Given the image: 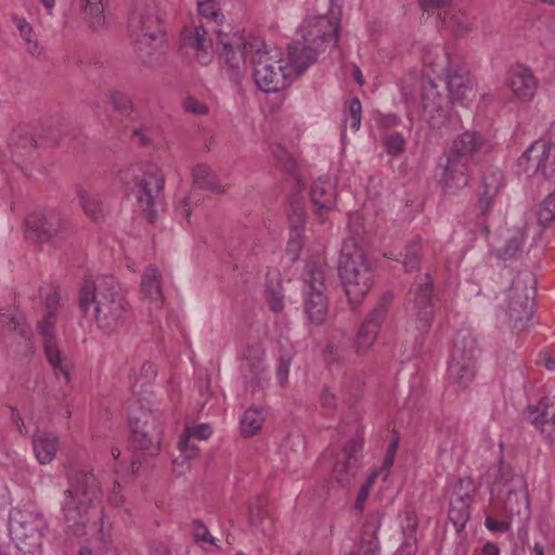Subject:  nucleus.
<instances>
[{
  "mask_svg": "<svg viewBox=\"0 0 555 555\" xmlns=\"http://www.w3.org/2000/svg\"><path fill=\"white\" fill-rule=\"evenodd\" d=\"M493 151L488 135L477 130H465L456 135L439 162L442 169L439 183L446 192L453 193L468 185L472 166L478 165Z\"/></svg>",
  "mask_w": 555,
  "mask_h": 555,
  "instance_id": "nucleus-1",
  "label": "nucleus"
},
{
  "mask_svg": "<svg viewBox=\"0 0 555 555\" xmlns=\"http://www.w3.org/2000/svg\"><path fill=\"white\" fill-rule=\"evenodd\" d=\"M78 301L82 312L94 306L96 326L107 334L124 323L129 307L119 283L112 275L86 281L79 289Z\"/></svg>",
  "mask_w": 555,
  "mask_h": 555,
  "instance_id": "nucleus-2",
  "label": "nucleus"
},
{
  "mask_svg": "<svg viewBox=\"0 0 555 555\" xmlns=\"http://www.w3.org/2000/svg\"><path fill=\"white\" fill-rule=\"evenodd\" d=\"M119 180L134 196L138 207L150 222H154L159 212L166 208L164 186L165 177L160 169L147 167H129L120 170Z\"/></svg>",
  "mask_w": 555,
  "mask_h": 555,
  "instance_id": "nucleus-3",
  "label": "nucleus"
},
{
  "mask_svg": "<svg viewBox=\"0 0 555 555\" xmlns=\"http://www.w3.org/2000/svg\"><path fill=\"white\" fill-rule=\"evenodd\" d=\"M338 273L348 301L356 309L372 287L373 273L366 256L356 247L353 241L343 244Z\"/></svg>",
  "mask_w": 555,
  "mask_h": 555,
  "instance_id": "nucleus-4",
  "label": "nucleus"
},
{
  "mask_svg": "<svg viewBox=\"0 0 555 555\" xmlns=\"http://www.w3.org/2000/svg\"><path fill=\"white\" fill-rule=\"evenodd\" d=\"M100 494V483L92 473L79 470L70 474L62 502L64 519L68 526H85L87 515Z\"/></svg>",
  "mask_w": 555,
  "mask_h": 555,
  "instance_id": "nucleus-5",
  "label": "nucleus"
},
{
  "mask_svg": "<svg viewBox=\"0 0 555 555\" xmlns=\"http://www.w3.org/2000/svg\"><path fill=\"white\" fill-rule=\"evenodd\" d=\"M437 301L431 275L423 273L416 276L406 293L404 309L409 324L421 337L431 328Z\"/></svg>",
  "mask_w": 555,
  "mask_h": 555,
  "instance_id": "nucleus-6",
  "label": "nucleus"
},
{
  "mask_svg": "<svg viewBox=\"0 0 555 555\" xmlns=\"http://www.w3.org/2000/svg\"><path fill=\"white\" fill-rule=\"evenodd\" d=\"M24 225L26 240L36 245L59 247L73 233L67 216L56 208H41L30 212Z\"/></svg>",
  "mask_w": 555,
  "mask_h": 555,
  "instance_id": "nucleus-7",
  "label": "nucleus"
},
{
  "mask_svg": "<svg viewBox=\"0 0 555 555\" xmlns=\"http://www.w3.org/2000/svg\"><path fill=\"white\" fill-rule=\"evenodd\" d=\"M247 48L255 51L251 59L253 77L260 90L266 93L278 92L288 87L293 80L288 67L283 65L279 55H271L263 40H256Z\"/></svg>",
  "mask_w": 555,
  "mask_h": 555,
  "instance_id": "nucleus-8",
  "label": "nucleus"
},
{
  "mask_svg": "<svg viewBox=\"0 0 555 555\" xmlns=\"http://www.w3.org/2000/svg\"><path fill=\"white\" fill-rule=\"evenodd\" d=\"M537 293V280L533 273H519L508 292L507 317L514 331L527 327L533 315V299Z\"/></svg>",
  "mask_w": 555,
  "mask_h": 555,
  "instance_id": "nucleus-9",
  "label": "nucleus"
},
{
  "mask_svg": "<svg viewBox=\"0 0 555 555\" xmlns=\"http://www.w3.org/2000/svg\"><path fill=\"white\" fill-rule=\"evenodd\" d=\"M525 488L522 476L514 475L508 465L501 463L490 492L492 496H498L503 501L507 513L520 514L521 507L528 508L529 506Z\"/></svg>",
  "mask_w": 555,
  "mask_h": 555,
  "instance_id": "nucleus-10",
  "label": "nucleus"
},
{
  "mask_svg": "<svg viewBox=\"0 0 555 555\" xmlns=\"http://www.w3.org/2000/svg\"><path fill=\"white\" fill-rule=\"evenodd\" d=\"M421 100L424 118L433 129L440 130L450 118L452 99L441 82L423 79L421 82Z\"/></svg>",
  "mask_w": 555,
  "mask_h": 555,
  "instance_id": "nucleus-11",
  "label": "nucleus"
},
{
  "mask_svg": "<svg viewBox=\"0 0 555 555\" xmlns=\"http://www.w3.org/2000/svg\"><path fill=\"white\" fill-rule=\"evenodd\" d=\"M159 22L156 3L153 0H134L129 13V31L139 43L138 50L149 47L155 40V27Z\"/></svg>",
  "mask_w": 555,
  "mask_h": 555,
  "instance_id": "nucleus-12",
  "label": "nucleus"
},
{
  "mask_svg": "<svg viewBox=\"0 0 555 555\" xmlns=\"http://www.w3.org/2000/svg\"><path fill=\"white\" fill-rule=\"evenodd\" d=\"M262 40L261 38L251 35L247 37H236L228 39L227 35L218 33L217 49L220 57L224 60L231 73V79L238 81L245 70L246 56L255 54L250 48H247L251 42Z\"/></svg>",
  "mask_w": 555,
  "mask_h": 555,
  "instance_id": "nucleus-13",
  "label": "nucleus"
},
{
  "mask_svg": "<svg viewBox=\"0 0 555 555\" xmlns=\"http://www.w3.org/2000/svg\"><path fill=\"white\" fill-rule=\"evenodd\" d=\"M340 9H314L313 15H308L304 22V38L307 42L320 40L323 43L336 46L340 23Z\"/></svg>",
  "mask_w": 555,
  "mask_h": 555,
  "instance_id": "nucleus-14",
  "label": "nucleus"
},
{
  "mask_svg": "<svg viewBox=\"0 0 555 555\" xmlns=\"http://www.w3.org/2000/svg\"><path fill=\"white\" fill-rule=\"evenodd\" d=\"M46 521L39 514L17 512L10 520V533L18 548L30 551L40 545Z\"/></svg>",
  "mask_w": 555,
  "mask_h": 555,
  "instance_id": "nucleus-15",
  "label": "nucleus"
},
{
  "mask_svg": "<svg viewBox=\"0 0 555 555\" xmlns=\"http://www.w3.org/2000/svg\"><path fill=\"white\" fill-rule=\"evenodd\" d=\"M264 354V348L259 343L247 346L243 352L241 372L245 387L251 393L263 389L268 385L269 376Z\"/></svg>",
  "mask_w": 555,
  "mask_h": 555,
  "instance_id": "nucleus-16",
  "label": "nucleus"
},
{
  "mask_svg": "<svg viewBox=\"0 0 555 555\" xmlns=\"http://www.w3.org/2000/svg\"><path fill=\"white\" fill-rule=\"evenodd\" d=\"M446 81L441 82L453 100L466 105L475 96L473 79L465 64L454 59L444 69Z\"/></svg>",
  "mask_w": 555,
  "mask_h": 555,
  "instance_id": "nucleus-17",
  "label": "nucleus"
},
{
  "mask_svg": "<svg viewBox=\"0 0 555 555\" xmlns=\"http://www.w3.org/2000/svg\"><path fill=\"white\" fill-rule=\"evenodd\" d=\"M363 449L362 437L349 440L336 455L333 474L336 481L345 487L350 483L358 470V463Z\"/></svg>",
  "mask_w": 555,
  "mask_h": 555,
  "instance_id": "nucleus-18",
  "label": "nucleus"
},
{
  "mask_svg": "<svg viewBox=\"0 0 555 555\" xmlns=\"http://www.w3.org/2000/svg\"><path fill=\"white\" fill-rule=\"evenodd\" d=\"M505 185L506 181L502 170L491 168L482 173L477 191L479 218L483 219L491 211L496 196L504 190Z\"/></svg>",
  "mask_w": 555,
  "mask_h": 555,
  "instance_id": "nucleus-19",
  "label": "nucleus"
},
{
  "mask_svg": "<svg viewBox=\"0 0 555 555\" xmlns=\"http://www.w3.org/2000/svg\"><path fill=\"white\" fill-rule=\"evenodd\" d=\"M287 216L291 224V231L286 254L293 261H295L298 259L305 242L304 231L306 223V211L302 202L298 197L289 199Z\"/></svg>",
  "mask_w": 555,
  "mask_h": 555,
  "instance_id": "nucleus-20",
  "label": "nucleus"
},
{
  "mask_svg": "<svg viewBox=\"0 0 555 555\" xmlns=\"http://www.w3.org/2000/svg\"><path fill=\"white\" fill-rule=\"evenodd\" d=\"M185 48L194 52V56L202 65H207L212 57V39L203 26L185 27L182 31Z\"/></svg>",
  "mask_w": 555,
  "mask_h": 555,
  "instance_id": "nucleus-21",
  "label": "nucleus"
},
{
  "mask_svg": "<svg viewBox=\"0 0 555 555\" xmlns=\"http://www.w3.org/2000/svg\"><path fill=\"white\" fill-rule=\"evenodd\" d=\"M507 83L515 96L524 102L532 100L538 88L532 70L520 64L511 67Z\"/></svg>",
  "mask_w": 555,
  "mask_h": 555,
  "instance_id": "nucleus-22",
  "label": "nucleus"
},
{
  "mask_svg": "<svg viewBox=\"0 0 555 555\" xmlns=\"http://www.w3.org/2000/svg\"><path fill=\"white\" fill-rule=\"evenodd\" d=\"M382 520L383 515L378 512L367 515L360 534L359 551L349 552L345 555H379L380 544L377 533Z\"/></svg>",
  "mask_w": 555,
  "mask_h": 555,
  "instance_id": "nucleus-23",
  "label": "nucleus"
},
{
  "mask_svg": "<svg viewBox=\"0 0 555 555\" xmlns=\"http://www.w3.org/2000/svg\"><path fill=\"white\" fill-rule=\"evenodd\" d=\"M131 431L141 430L150 433L152 438L162 439L164 430V416L159 410H152L141 406L129 415Z\"/></svg>",
  "mask_w": 555,
  "mask_h": 555,
  "instance_id": "nucleus-24",
  "label": "nucleus"
},
{
  "mask_svg": "<svg viewBox=\"0 0 555 555\" xmlns=\"http://www.w3.org/2000/svg\"><path fill=\"white\" fill-rule=\"evenodd\" d=\"M311 202L315 215L323 221L336 205V189L330 179H318L311 186Z\"/></svg>",
  "mask_w": 555,
  "mask_h": 555,
  "instance_id": "nucleus-25",
  "label": "nucleus"
},
{
  "mask_svg": "<svg viewBox=\"0 0 555 555\" xmlns=\"http://www.w3.org/2000/svg\"><path fill=\"white\" fill-rule=\"evenodd\" d=\"M51 319L52 318L47 315V318L40 321L38 324L39 332L43 338L46 358L53 367L55 376L59 377L62 374L68 382L69 372L62 365L60 349L53 340V322Z\"/></svg>",
  "mask_w": 555,
  "mask_h": 555,
  "instance_id": "nucleus-26",
  "label": "nucleus"
},
{
  "mask_svg": "<svg viewBox=\"0 0 555 555\" xmlns=\"http://www.w3.org/2000/svg\"><path fill=\"white\" fill-rule=\"evenodd\" d=\"M317 57L318 52L315 49L302 42H294L288 46V61L286 66L292 76H299L317 61Z\"/></svg>",
  "mask_w": 555,
  "mask_h": 555,
  "instance_id": "nucleus-27",
  "label": "nucleus"
},
{
  "mask_svg": "<svg viewBox=\"0 0 555 555\" xmlns=\"http://www.w3.org/2000/svg\"><path fill=\"white\" fill-rule=\"evenodd\" d=\"M33 448L38 462L49 464L56 455L59 438L52 433L37 430L33 436Z\"/></svg>",
  "mask_w": 555,
  "mask_h": 555,
  "instance_id": "nucleus-28",
  "label": "nucleus"
},
{
  "mask_svg": "<svg viewBox=\"0 0 555 555\" xmlns=\"http://www.w3.org/2000/svg\"><path fill=\"white\" fill-rule=\"evenodd\" d=\"M480 349L477 340L466 331H460L454 339L451 358L476 363Z\"/></svg>",
  "mask_w": 555,
  "mask_h": 555,
  "instance_id": "nucleus-29",
  "label": "nucleus"
},
{
  "mask_svg": "<svg viewBox=\"0 0 555 555\" xmlns=\"http://www.w3.org/2000/svg\"><path fill=\"white\" fill-rule=\"evenodd\" d=\"M476 363L451 358L448 365V380L457 387H466L475 377Z\"/></svg>",
  "mask_w": 555,
  "mask_h": 555,
  "instance_id": "nucleus-30",
  "label": "nucleus"
},
{
  "mask_svg": "<svg viewBox=\"0 0 555 555\" xmlns=\"http://www.w3.org/2000/svg\"><path fill=\"white\" fill-rule=\"evenodd\" d=\"M305 311L311 323L322 324L327 313V299L324 292H305Z\"/></svg>",
  "mask_w": 555,
  "mask_h": 555,
  "instance_id": "nucleus-31",
  "label": "nucleus"
},
{
  "mask_svg": "<svg viewBox=\"0 0 555 555\" xmlns=\"http://www.w3.org/2000/svg\"><path fill=\"white\" fill-rule=\"evenodd\" d=\"M141 293L154 302H163L162 274L156 266L151 264L144 270Z\"/></svg>",
  "mask_w": 555,
  "mask_h": 555,
  "instance_id": "nucleus-32",
  "label": "nucleus"
},
{
  "mask_svg": "<svg viewBox=\"0 0 555 555\" xmlns=\"http://www.w3.org/2000/svg\"><path fill=\"white\" fill-rule=\"evenodd\" d=\"M192 178L193 185L199 190H206L217 194L224 192V188L206 164H197L192 170Z\"/></svg>",
  "mask_w": 555,
  "mask_h": 555,
  "instance_id": "nucleus-33",
  "label": "nucleus"
},
{
  "mask_svg": "<svg viewBox=\"0 0 555 555\" xmlns=\"http://www.w3.org/2000/svg\"><path fill=\"white\" fill-rule=\"evenodd\" d=\"M392 298L393 295L391 292L384 293L376 305L366 314L363 323L371 326L372 330L379 332L382 324L384 323L388 313Z\"/></svg>",
  "mask_w": 555,
  "mask_h": 555,
  "instance_id": "nucleus-34",
  "label": "nucleus"
},
{
  "mask_svg": "<svg viewBox=\"0 0 555 555\" xmlns=\"http://www.w3.org/2000/svg\"><path fill=\"white\" fill-rule=\"evenodd\" d=\"M525 242V234L517 230L512 232L505 240L503 246L493 250L494 255L501 260L516 259L521 254V246Z\"/></svg>",
  "mask_w": 555,
  "mask_h": 555,
  "instance_id": "nucleus-35",
  "label": "nucleus"
},
{
  "mask_svg": "<svg viewBox=\"0 0 555 555\" xmlns=\"http://www.w3.org/2000/svg\"><path fill=\"white\" fill-rule=\"evenodd\" d=\"M531 423L542 430L545 423L555 424V398H542L535 411L530 412Z\"/></svg>",
  "mask_w": 555,
  "mask_h": 555,
  "instance_id": "nucleus-36",
  "label": "nucleus"
},
{
  "mask_svg": "<svg viewBox=\"0 0 555 555\" xmlns=\"http://www.w3.org/2000/svg\"><path fill=\"white\" fill-rule=\"evenodd\" d=\"M454 59L440 46L424 47L423 48V62L424 65L430 67L433 70H442L449 66Z\"/></svg>",
  "mask_w": 555,
  "mask_h": 555,
  "instance_id": "nucleus-37",
  "label": "nucleus"
},
{
  "mask_svg": "<svg viewBox=\"0 0 555 555\" xmlns=\"http://www.w3.org/2000/svg\"><path fill=\"white\" fill-rule=\"evenodd\" d=\"M262 408L247 409L241 420V433L243 437L255 436L262 427L264 421Z\"/></svg>",
  "mask_w": 555,
  "mask_h": 555,
  "instance_id": "nucleus-38",
  "label": "nucleus"
},
{
  "mask_svg": "<svg viewBox=\"0 0 555 555\" xmlns=\"http://www.w3.org/2000/svg\"><path fill=\"white\" fill-rule=\"evenodd\" d=\"M302 280L305 283V292H324L326 288L324 271L322 267L315 262L307 264L302 273Z\"/></svg>",
  "mask_w": 555,
  "mask_h": 555,
  "instance_id": "nucleus-39",
  "label": "nucleus"
},
{
  "mask_svg": "<svg viewBox=\"0 0 555 555\" xmlns=\"http://www.w3.org/2000/svg\"><path fill=\"white\" fill-rule=\"evenodd\" d=\"M472 501L456 498H450L449 519L453 522L456 530H462L470 515Z\"/></svg>",
  "mask_w": 555,
  "mask_h": 555,
  "instance_id": "nucleus-40",
  "label": "nucleus"
},
{
  "mask_svg": "<svg viewBox=\"0 0 555 555\" xmlns=\"http://www.w3.org/2000/svg\"><path fill=\"white\" fill-rule=\"evenodd\" d=\"M77 196L79 198L81 208L85 214L92 220H99L103 216V204L99 195L89 193L82 188L77 189Z\"/></svg>",
  "mask_w": 555,
  "mask_h": 555,
  "instance_id": "nucleus-41",
  "label": "nucleus"
},
{
  "mask_svg": "<svg viewBox=\"0 0 555 555\" xmlns=\"http://www.w3.org/2000/svg\"><path fill=\"white\" fill-rule=\"evenodd\" d=\"M85 18L93 30H99L105 25L103 0H83Z\"/></svg>",
  "mask_w": 555,
  "mask_h": 555,
  "instance_id": "nucleus-42",
  "label": "nucleus"
},
{
  "mask_svg": "<svg viewBox=\"0 0 555 555\" xmlns=\"http://www.w3.org/2000/svg\"><path fill=\"white\" fill-rule=\"evenodd\" d=\"M423 258V247L420 238H414L408 243L404 250L402 264L405 272L410 273L420 269Z\"/></svg>",
  "mask_w": 555,
  "mask_h": 555,
  "instance_id": "nucleus-43",
  "label": "nucleus"
},
{
  "mask_svg": "<svg viewBox=\"0 0 555 555\" xmlns=\"http://www.w3.org/2000/svg\"><path fill=\"white\" fill-rule=\"evenodd\" d=\"M0 325L11 332H15L23 338H28L30 331L22 315L10 313L9 310H0Z\"/></svg>",
  "mask_w": 555,
  "mask_h": 555,
  "instance_id": "nucleus-44",
  "label": "nucleus"
},
{
  "mask_svg": "<svg viewBox=\"0 0 555 555\" xmlns=\"http://www.w3.org/2000/svg\"><path fill=\"white\" fill-rule=\"evenodd\" d=\"M378 331L372 330L365 323H361L354 340V350L358 354H365L375 344Z\"/></svg>",
  "mask_w": 555,
  "mask_h": 555,
  "instance_id": "nucleus-45",
  "label": "nucleus"
},
{
  "mask_svg": "<svg viewBox=\"0 0 555 555\" xmlns=\"http://www.w3.org/2000/svg\"><path fill=\"white\" fill-rule=\"evenodd\" d=\"M248 508L250 524L262 533H267L271 529L272 524L263 511L262 500L256 499L255 502L249 504Z\"/></svg>",
  "mask_w": 555,
  "mask_h": 555,
  "instance_id": "nucleus-46",
  "label": "nucleus"
},
{
  "mask_svg": "<svg viewBox=\"0 0 555 555\" xmlns=\"http://www.w3.org/2000/svg\"><path fill=\"white\" fill-rule=\"evenodd\" d=\"M162 439H154L150 433L141 430L131 431V443L135 449L146 451L150 455H155L160 449Z\"/></svg>",
  "mask_w": 555,
  "mask_h": 555,
  "instance_id": "nucleus-47",
  "label": "nucleus"
},
{
  "mask_svg": "<svg viewBox=\"0 0 555 555\" xmlns=\"http://www.w3.org/2000/svg\"><path fill=\"white\" fill-rule=\"evenodd\" d=\"M10 144L26 152L33 151L38 146V142L35 140L33 134L24 128L15 129L11 133Z\"/></svg>",
  "mask_w": 555,
  "mask_h": 555,
  "instance_id": "nucleus-48",
  "label": "nucleus"
},
{
  "mask_svg": "<svg viewBox=\"0 0 555 555\" xmlns=\"http://www.w3.org/2000/svg\"><path fill=\"white\" fill-rule=\"evenodd\" d=\"M109 104L121 115L128 116L133 108L131 99L121 91H109L107 94Z\"/></svg>",
  "mask_w": 555,
  "mask_h": 555,
  "instance_id": "nucleus-49",
  "label": "nucleus"
},
{
  "mask_svg": "<svg viewBox=\"0 0 555 555\" xmlns=\"http://www.w3.org/2000/svg\"><path fill=\"white\" fill-rule=\"evenodd\" d=\"M197 9L199 15L207 20L219 23L223 18L219 0H197Z\"/></svg>",
  "mask_w": 555,
  "mask_h": 555,
  "instance_id": "nucleus-50",
  "label": "nucleus"
},
{
  "mask_svg": "<svg viewBox=\"0 0 555 555\" xmlns=\"http://www.w3.org/2000/svg\"><path fill=\"white\" fill-rule=\"evenodd\" d=\"M416 528L417 521L415 518L408 516V524L403 528L404 541L402 542L401 548L408 554H413L417 550L416 545Z\"/></svg>",
  "mask_w": 555,
  "mask_h": 555,
  "instance_id": "nucleus-51",
  "label": "nucleus"
},
{
  "mask_svg": "<svg viewBox=\"0 0 555 555\" xmlns=\"http://www.w3.org/2000/svg\"><path fill=\"white\" fill-rule=\"evenodd\" d=\"M476 491L474 481L469 477L459 478L451 494L452 498L473 501V495Z\"/></svg>",
  "mask_w": 555,
  "mask_h": 555,
  "instance_id": "nucleus-52",
  "label": "nucleus"
},
{
  "mask_svg": "<svg viewBox=\"0 0 555 555\" xmlns=\"http://www.w3.org/2000/svg\"><path fill=\"white\" fill-rule=\"evenodd\" d=\"M384 145L389 155L397 156L404 151L405 140L400 132H391L385 137Z\"/></svg>",
  "mask_w": 555,
  "mask_h": 555,
  "instance_id": "nucleus-53",
  "label": "nucleus"
},
{
  "mask_svg": "<svg viewBox=\"0 0 555 555\" xmlns=\"http://www.w3.org/2000/svg\"><path fill=\"white\" fill-rule=\"evenodd\" d=\"M273 153L280 168L287 173L295 175L297 168L296 162L292 156L288 155L284 147L276 145L273 150Z\"/></svg>",
  "mask_w": 555,
  "mask_h": 555,
  "instance_id": "nucleus-54",
  "label": "nucleus"
},
{
  "mask_svg": "<svg viewBox=\"0 0 555 555\" xmlns=\"http://www.w3.org/2000/svg\"><path fill=\"white\" fill-rule=\"evenodd\" d=\"M293 360L292 349H284L280 356L276 369V377L281 385H283L288 377L289 366Z\"/></svg>",
  "mask_w": 555,
  "mask_h": 555,
  "instance_id": "nucleus-55",
  "label": "nucleus"
},
{
  "mask_svg": "<svg viewBox=\"0 0 555 555\" xmlns=\"http://www.w3.org/2000/svg\"><path fill=\"white\" fill-rule=\"evenodd\" d=\"M348 114L350 127L353 131L359 130L361 125L362 105L358 98H352L349 102Z\"/></svg>",
  "mask_w": 555,
  "mask_h": 555,
  "instance_id": "nucleus-56",
  "label": "nucleus"
},
{
  "mask_svg": "<svg viewBox=\"0 0 555 555\" xmlns=\"http://www.w3.org/2000/svg\"><path fill=\"white\" fill-rule=\"evenodd\" d=\"M320 404L328 414L334 413L337 408V398L327 386H324L321 390Z\"/></svg>",
  "mask_w": 555,
  "mask_h": 555,
  "instance_id": "nucleus-57",
  "label": "nucleus"
},
{
  "mask_svg": "<svg viewBox=\"0 0 555 555\" xmlns=\"http://www.w3.org/2000/svg\"><path fill=\"white\" fill-rule=\"evenodd\" d=\"M193 534L196 541L215 543L207 527L198 519L193 521Z\"/></svg>",
  "mask_w": 555,
  "mask_h": 555,
  "instance_id": "nucleus-58",
  "label": "nucleus"
},
{
  "mask_svg": "<svg viewBox=\"0 0 555 555\" xmlns=\"http://www.w3.org/2000/svg\"><path fill=\"white\" fill-rule=\"evenodd\" d=\"M266 296H267L268 305L273 312L276 313V312L282 311L284 304H283V297L280 295L279 292H276L268 286L266 289Z\"/></svg>",
  "mask_w": 555,
  "mask_h": 555,
  "instance_id": "nucleus-59",
  "label": "nucleus"
},
{
  "mask_svg": "<svg viewBox=\"0 0 555 555\" xmlns=\"http://www.w3.org/2000/svg\"><path fill=\"white\" fill-rule=\"evenodd\" d=\"M184 107L186 112L198 116H204L208 114V107L206 106V104L193 98H190L185 101Z\"/></svg>",
  "mask_w": 555,
  "mask_h": 555,
  "instance_id": "nucleus-60",
  "label": "nucleus"
},
{
  "mask_svg": "<svg viewBox=\"0 0 555 555\" xmlns=\"http://www.w3.org/2000/svg\"><path fill=\"white\" fill-rule=\"evenodd\" d=\"M178 446H179L181 453L185 457L191 459L196 455L197 447L195 444L191 443L189 436L180 437Z\"/></svg>",
  "mask_w": 555,
  "mask_h": 555,
  "instance_id": "nucleus-61",
  "label": "nucleus"
},
{
  "mask_svg": "<svg viewBox=\"0 0 555 555\" xmlns=\"http://www.w3.org/2000/svg\"><path fill=\"white\" fill-rule=\"evenodd\" d=\"M59 295L56 292H51L46 296L44 305L48 310L47 315L49 318H54L59 308Z\"/></svg>",
  "mask_w": 555,
  "mask_h": 555,
  "instance_id": "nucleus-62",
  "label": "nucleus"
},
{
  "mask_svg": "<svg viewBox=\"0 0 555 555\" xmlns=\"http://www.w3.org/2000/svg\"><path fill=\"white\" fill-rule=\"evenodd\" d=\"M150 555H172L171 550L162 541L154 540L149 545Z\"/></svg>",
  "mask_w": 555,
  "mask_h": 555,
  "instance_id": "nucleus-63",
  "label": "nucleus"
},
{
  "mask_svg": "<svg viewBox=\"0 0 555 555\" xmlns=\"http://www.w3.org/2000/svg\"><path fill=\"white\" fill-rule=\"evenodd\" d=\"M132 135L138 138L140 145L146 146L152 142V137L150 135V129L146 126H141L139 128H134L132 130Z\"/></svg>",
  "mask_w": 555,
  "mask_h": 555,
  "instance_id": "nucleus-64",
  "label": "nucleus"
}]
</instances>
